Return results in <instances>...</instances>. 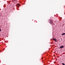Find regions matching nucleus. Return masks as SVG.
I'll list each match as a JSON object with an SVG mask.
<instances>
[{"label": "nucleus", "instance_id": "6e6552de", "mask_svg": "<svg viewBox=\"0 0 65 65\" xmlns=\"http://www.w3.org/2000/svg\"><path fill=\"white\" fill-rule=\"evenodd\" d=\"M42 59H43V57L42 58Z\"/></svg>", "mask_w": 65, "mask_h": 65}, {"label": "nucleus", "instance_id": "f03ea898", "mask_svg": "<svg viewBox=\"0 0 65 65\" xmlns=\"http://www.w3.org/2000/svg\"><path fill=\"white\" fill-rule=\"evenodd\" d=\"M53 40H54V41H57V39L55 38L53 39Z\"/></svg>", "mask_w": 65, "mask_h": 65}, {"label": "nucleus", "instance_id": "39448f33", "mask_svg": "<svg viewBox=\"0 0 65 65\" xmlns=\"http://www.w3.org/2000/svg\"><path fill=\"white\" fill-rule=\"evenodd\" d=\"M65 33H63L62 34H61V35H65Z\"/></svg>", "mask_w": 65, "mask_h": 65}, {"label": "nucleus", "instance_id": "7ed1b4c3", "mask_svg": "<svg viewBox=\"0 0 65 65\" xmlns=\"http://www.w3.org/2000/svg\"><path fill=\"white\" fill-rule=\"evenodd\" d=\"M64 47V46H60V48H63Z\"/></svg>", "mask_w": 65, "mask_h": 65}, {"label": "nucleus", "instance_id": "9d476101", "mask_svg": "<svg viewBox=\"0 0 65 65\" xmlns=\"http://www.w3.org/2000/svg\"><path fill=\"white\" fill-rule=\"evenodd\" d=\"M52 44H53V43H52Z\"/></svg>", "mask_w": 65, "mask_h": 65}, {"label": "nucleus", "instance_id": "f257e3e1", "mask_svg": "<svg viewBox=\"0 0 65 65\" xmlns=\"http://www.w3.org/2000/svg\"><path fill=\"white\" fill-rule=\"evenodd\" d=\"M50 22L51 24H54V23H53V21L52 20H50Z\"/></svg>", "mask_w": 65, "mask_h": 65}, {"label": "nucleus", "instance_id": "423d86ee", "mask_svg": "<svg viewBox=\"0 0 65 65\" xmlns=\"http://www.w3.org/2000/svg\"><path fill=\"white\" fill-rule=\"evenodd\" d=\"M62 64L63 65H65V64H64V63H62Z\"/></svg>", "mask_w": 65, "mask_h": 65}, {"label": "nucleus", "instance_id": "1a4fd4ad", "mask_svg": "<svg viewBox=\"0 0 65 65\" xmlns=\"http://www.w3.org/2000/svg\"><path fill=\"white\" fill-rule=\"evenodd\" d=\"M14 0V1H16V0Z\"/></svg>", "mask_w": 65, "mask_h": 65}, {"label": "nucleus", "instance_id": "20e7f679", "mask_svg": "<svg viewBox=\"0 0 65 65\" xmlns=\"http://www.w3.org/2000/svg\"><path fill=\"white\" fill-rule=\"evenodd\" d=\"M17 5L18 6V7H19V6H20V4H17Z\"/></svg>", "mask_w": 65, "mask_h": 65}, {"label": "nucleus", "instance_id": "0eeeda50", "mask_svg": "<svg viewBox=\"0 0 65 65\" xmlns=\"http://www.w3.org/2000/svg\"><path fill=\"white\" fill-rule=\"evenodd\" d=\"M1 31V29L0 28V31Z\"/></svg>", "mask_w": 65, "mask_h": 65}]
</instances>
